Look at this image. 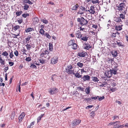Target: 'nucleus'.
I'll use <instances>...</instances> for the list:
<instances>
[{
	"mask_svg": "<svg viewBox=\"0 0 128 128\" xmlns=\"http://www.w3.org/2000/svg\"><path fill=\"white\" fill-rule=\"evenodd\" d=\"M84 88L81 86H79L77 88V90L79 91H84Z\"/></svg>",
	"mask_w": 128,
	"mask_h": 128,
	"instance_id": "nucleus-34",
	"label": "nucleus"
},
{
	"mask_svg": "<svg viewBox=\"0 0 128 128\" xmlns=\"http://www.w3.org/2000/svg\"><path fill=\"white\" fill-rule=\"evenodd\" d=\"M116 42L117 44L119 46L123 47H124L125 46L123 44L122 42H120L119 41H117Z\"/></svg>",
	"mask_w": 128,
	"mask_h": 128,
	"instance_id": "nucleus-26",
	"label": "nucleus"
},
{
	"mask_svg": "<svg viewBox=\"0 0 128 128\" xmlns=\"http://www.w3.org/2000/svg\"><path fill=\"white\" fill-rule=\"evenodd\" d=\"M98 96H92L91 97V98L92 100H96L98 98Z\"/></svg>",
	"mask_w": 128,
	"mask_h": 128,
	"instance_id": "nucleus-55",
	"label": "nucleus"
},
{
	"mask_svg": "<svg viewBox=\"0 0 128 128\" xmlns=\"http://www.w3.org/2000/svg\"><path fill=\"white\" fill-rule=\"evenodd\" d=\"M118 66H114V67L112 66V69L111 70L114 72V74H116L117 72V71L118 69Z\"/></svg>",
	"mask_w": 128,
	"mask_h": 128,
	"instance_id": "nucleus-14",
	"label": "nucleus"
},
{
	"mask_svg": "<svg viewBox=\"0 0 128 128\" xmlns=\"http://www.w3.org/2000/svg\"><path fill=\"white\" fill-rule=\"evenodd\" d=\"M75 42V40H70L68 43V45L69 46H72Z\"/></svg>",
	"mask_w": 128,
	"mask_h": 128,
	"instance_id": "nucleus-24",
	"label": "nucleus"
},
{
	"mask_svg": "<svg viewBox=\"0 0 128 128\" xmlns=\"http://www.w3.org/2000/svg\"><path fill=\"white\" fill-rule=\"evenodd\" d=\"M8 55V53L6 51H5L2 53V55L4 56H5L7 57V56Z\"/></svg>",
	"mask_w": 128,
	"mask_h": 128,
	"instance_id": "nucleus-35",
	"label": "nucleus"
},
{
	"mask_svg": "<svg viewBox=\"0 0 128 128\" xmlns=\"http://www.w3.org/2000/svg\"><path fill=\"white\" fill-rule=\"evenodd\" d=\"M81 79L84 82L89 81L90 80V77L88 75H84L83 76H82Z\"/></svg>",
	"mask_w": 128,
	"mask_h": 128,
	"instance_id": "nucleus-11",
	"label": "nucleus"
},
{
	"mask_svg": "<svg viewBox=\"0 0 128 128\" xmlns=\"http://www.w3.org/2000/svg\"><path fill=\"white\" fill-rule=\"evenodd\" d=\"M81 32H82L79 30L77 31L75 34L76 37L86 42L89 38V36L86 35L82 34Z\"/></svg>",
	"mask_w": 128,
	"mask_h": 128,
	"instance_id": "nucleus-1",
	"label": "nucleus"
},
{
	"mask_svg": "<svg viewBox=\"0 0 128 128\" xmlns=\"http://www.w3.org/2000/svg\"><path fill=\"white\" fill-rule=\"evenodd\" d=\"M104 97L103 96L102 97H100L99 96H98V100L99 101H100L104 99Z\"/></svg>",
	"mask_w": 128,
	"mask_h": 128,
	"instance_id": "nucleus-47",
	"label": "nucleus"
},
{
	"mask_svg": "<svg viewBox=\"0 0 128 128\" xmlns=\"http://www.w3.org/2000/svg\"><path fill=\"white\" fill-rule=\"evenodd\" d=\"M30 67L31 68H37L35 64H31Z\"/></svg>",
	"mask_w": 128,
	"mask_h": 128,
	"instance_id": "nucleus-53",
	"label": "nucleus"
},
{
	"mask_svg": "<svg viewBox=\"0 0 128 128\" xmlns=\"http://www.w3.org/2000/svg\"><path fill=\"white\" fill-rule=\"evenodd\" d=\"M44 115V114H42L41 115L38 117L37 120L38 122L40 120L41 118Z\"/></svg>",
	"mask_w": 128,
	"mask_h": 128,
	"instance_id": "nucleus-48",
	"label": "nucleus"
},
{
	"mask_svg": "<svg viewBox=\"0 0 128 128\" xmlns=\"http://www.w3.org/2000/svg\"><path fill=\"white\" fill-rule=\"evenodd\" d=\"M32 21L34 25L38 24L39 22V19L36 17L33 18H32Z\"/></svg>",
	"mask_w": 128,
	"mask_h": 128,
	"instance_id": "nucleus-16",
	"label": "nucleus"
},
{
	"mask_svg": "<svg viewBox=\"0 0 128 128\" xmlns=\"http://www.w3.org/2000/svg\"><path fill=\"white\" fill-rule=\"evenodd\" d=\"M25 115V114L24 112H22L20 114L18 117V122H20L22 121V120L24 117Z\"/></svg>",
	"mask_w": 128,
	"mask_h": 128,
	"instance_id": "nucleus-15",
	"label": "nucleus"
},
{
	"mask_svg": "<svg viewBox=\"0 0 128 128\" xmlns=\"http://www.w3.org/2000/svg\"><path fill=\"white\" fill-rule=\"evenodd\" d=\"M15 114V112H12L10 117L11 119H13L14 118Z\"/></svg>",
	"mask_w": 128,
	"mask_h": 128,
	"instance_id": "nucleus-46",
	"label": "nucleus"
},
{
	"mask_svg": "<svg viewBox=\"0 0 128 128\" xmlns=\"http://www.w3.org/2000/svg\"><path fill=\"white\" fill-rule=\"evenodd\" d=\"M99 2L98 0H93L92 2L93 4H95L96 3H99Z\"/></svg>",
	"mask_w": 128,
	"mask_h": 128,
	"instance_id": "nucleus-51",
	"label": "nucleus"
},
{
	"mask_svg": "<svg viewBox=\"0 0 128 128\" xmlns=\"http://www.w3.org/2000/svg\"><path fill=\"white\" fill-rule=\"evenodd\" d=\"M21 51L22 52H23V54H26L25 52L27 51V50L24 48H23V49H22V50H21Z\"/></svg>",
	"mask_w": 128,
	"mask_h": 128,
	"instance_id": "nucleus-49",
	"label": "nucleus"
},
{
	"mask_svg": "<svg viewBox=\"0 0 128 128\" xmlns=\"http://www.w3.org/2000/svg\"><path fill=\"white\" fill-rule=\"evenodd\" d=\"M14 54L16 56H18V53L17 50H15L14 52Z\"/></svg>",
	"mask_w": 128,
	"mask_h": 128,
	"instance_id": "nucleus-50",
	"label": "nucleus"
},
{
	"mask_svg": "<svg viewBox=\"0 0 128 128\" xmlns=\"http://www.w3.org/2000/svg\"><path fill=\"white\" fill-rule=\"evenodd\" d=\"M114 20L116 22H120V24L122 22V21L121 19H120V18L119 17H115L114 18Z\"/></svg>",
	"mask_w": 128,
	"mask_h": 128,
	"instance_id": "nucleus-17",
	"label": "nucleus"
},
{
	"mask_svg": "<svg viewBox=\"0 0 128 128\" xmlns=\"http://www.w3.org/2000/svg\"><path fill=\"white\" fill-rule=\"evenodd\" d=\"M118 122L116 124H114V125L113 128H118L119 126H118V123L120 122Z\"/></svg>",
	"mask_w": 128,
	"mask_h": 128,
	"instance_id": "nucleus-43",
	"label": "nucleus"
},
{
	"mask_svg": "<svg viewBox=\"0 0 128 128\" xmlns=\"http://www.w3.org/2000/svg\"><path fill=\"white\" fill-rule=\"evenodd\" d=\"M31 60V58L29 57L26 58V60L28 62L30 61Z\"/></svg>",
	"mask_w": 128,
	"mask_h": 128,
	"instance_id": "nucleus-59",
	"label": "nucleus"
},
{
	"mask_svg": "<svg viewBox=\"0 0 128 128\" xmlns=\"http://www.w3.org/2000/svg\"><path fill=\"white\" fill-rule=\"evenodd\" d=\"M106 83H105L104 84H102L100 85L99 86L100 87H105L106 86Z\"/></svg>",
	"mask_w": 128,
	"mask_h": 128,
	"instance_id": "nucleus-58",
	"label": "nucleus"
},
{
	"mask_svg": "<svg viewBox=\"0 0 128 128\" xmlns=\"http://www.w3.org/2000/svg\"><path fill=\"white\" fill-rule=\"evenodd\" d=\"M123 26V25L121 24L120 25H116L115 26V28L117 30H121L122 28V26Z\"/></svg>",
	"mask_w": 128,
	"mask_h": 128,
	"instance_id": "nucleus-20",
	"label": "nucleus"
},
{
	"mask_svg": "<svg viewBox=\"0 0 128 128\" xmlns=\"http://www.w3.org/2000/svg\"><path fill=\"white\" fill-rule=\"evenodd\" d=\"M87 54V52L84 51H80L77 54V56L80 57H84Z\"/></svg>",
	"mask_w": 128,
	"mask_h": 128,
	"instance_id": "nucleus-9",
	"label": "nucleus"
},
{
	"mask_svg": "<svg viewBox=\"0 0 128 128\" xmlns=\"http://www.w3.org/2000/svg\"><path fill=\"white\" fill-rule=\"evenodd\" d=\"M53 46L52 44L51 43H50L49 44V50L50 51H52L53 48Z\"/></svg>",
	"mask_w": 128,
	"mask_h": 128,
	"instance_id": "nucleus-31",
	"label": "nucleus"
},
{
	"mask_svg": "<svg viewBox=\"0 0 128 128\" xmlns=\"http://www.w3.org/2000/svg\"><path fill=\"white\" fill-rule=\"evenodd\" d=\"M83 48L85 49L89 50L90 48H92L90 44L86 42V41L83 44Z\"/></svg>",
	"mask_w": 128,
	"mask_h": 128,
	"instance_id": "nucleus-6",
	"label": "nucleus"
},
{
	"mask_svg": "<svg viewBox=\"0 0 128 128\" xmlns=\"http://www.w3.org/2000/svg\"><path fill=\"white\" fill-rule=\"evenodd\" d=\"M125 6V4L122 3H120L119 4L118 7V10L120 12L122 11L123 8H124Z\"/></svg>",
	"mask_w": 128,
	"mask_h": 128,
	"instance_id": "nucleus-13",
	"label": "nucleus"
},
{
	"mask_svg": "<svg viewBox=\"0 0 128 128\" xmlns=\"http://www.w3.org/2000/svg\"><path fill=\"white\" fill-rule=\"evenodd\" d=\"M8 52L10 53L9 56L10 58H13V57L14 56L13 51L11 50H8Z\"/></svg>",
	"mask_w": 128,
	"mask_h": 128,
	"instance_id": "nucleus-21",
	"label": "nucleus"
},
{
	"mask_svg": "<svg viewBox=\"0 0 128 128\" xmlns=\"http://www.w3.org/2000/svg\"><path fill=\"white\" fill-rule=\"evenodd\" d=\"M88 11L90 14H94L96 12L94 6H90V9Z\"/></svg>",
	"mask_w": 128,
	"mask_h": 128,
	"instance_id": "nucleus-10",
	"label": "nucleus"
},
{
	"mask_svg": "<svg viewBox=\"0 0 128 128\" xmlns=\"http://www.w3.org/2000/svg\"><path fill=\"white\" fill-rule=\"evenodd\" d=\"M118 122H119L118 121H116L115 122H111L108 124V126H110L111 125L113 124H116V123Z\"/></svg>",
	"mask_w": 128,
	"mask_h": 128,
	"instance_id": "nucleus-57",
	"label": "nucleus"
},
{
	"mask_svg": "<svg viewBox=\"0 0 128 128\" xmlns=\"http://www.w3.org/2000/svg\"><path fill=\"white\" fill-rule=\"evenodd\" d=\"M31 38V37L30 36H28L27 38H26L25 39L26 40V42L27 43H29V41Z\"/></svg>",
	"mask_w": 128,
	"mask_h": 128,
	"instance_id": "nucleus-39",
	"label": "nucleus"
},
{
	"mask_svg": "<svg viewBox=\"0 0 128 128\" xmlns=\"http://www.w3.org/2000/svg\"><path fill=\"white\" fill-rule=\"evenodd\" d=\"M8 67L7 66L5 68H4V71L5 72H6L8 70Z\"/></svg>",
	"mask_w": 128,
	"mask_h": 128,
	"instance_id": "nucleus-61",
	"label": "nucleus"
},
{
	"mask_svg": "<svg viewBox=\"0 0 128 128\" xmlns=\"http://www.w3.org/2000/svg\"><path fill=\"white\" fill-rule=\"evenodd\" d=\"M23 13L22 11H20L19 12H16V14L17 16H19Z\"/></svg>",
	"mask_w": 128,
	"mask_h": 128,
	"instance_id": "nucleus-36",
	"label": "nucleus"
},
{
	"mask_svg": "<svg viewBox=\"0 0 128 128\" xmlns=\"http://www.w3.org/2000/svg\"><path fill=\"white\" fill-rule=\"evenodd\" d=\"M58 91V89L56 88H52L49 91L50 94L52 95L57 93Z\"/></svg>",
	"mask_w": 128,
	"mask_h": 128,
	"instance_id": "nucleus-7",
	"label": "nucleus"
},
{
	"mask_svg": "<svg viewBox=\"0 0 128 128\" xmlns=\"http://www.w3.org/2000/svg\"><path fill=\"white\" fill-rule=\"evenodd\" d=\"M112 118H113V120H115L117 118H118V119L119 118V117L118 116H117L116 115L114 116L113 117H112Z\"/></svg>",
	"mask_w": 128,
	"mask_h": 128,
	"instance_id": "nucleus-60",
	"label": "nucleus"
},
{
	"mask_svg": "<svg viewBox=\"0 0 128 128\" xmlns=\"http://www.w3.org/2000/svg\"><path fill=\"white\" fill-rule=\"evenodd\" d=\"M77 65L78 67L82 68L83 67V63H81L80 62H78L77 63Z\"/></svg>",
	"mask_w": 128,
	"mask_h": 128,
	"instance_id": "nucleus-30",
	"label": "nucleus"
},
{
	"mask_svg": "<svg viewBox=\"0 0 128 128\" xmlns=\"http://www.w3.org/2000/svg\"><path fill=\"white\" fill-rule=\"evenodd\" d=\"M80 9L82 11H85L86 8L84 6H81L80 7Z\"/></svg>",
	"mask_w": 128,
	"mask_h": 128,
	"instance_id": "nucleus-63",
	"label": "nucleus"
},
{
	"mask_svg": "<svg viewBox=\"0 0 128 128\" xmlns=\"http://www.w3.org/2000/svg\"><path fill=\"white\" fill-rule=\"evenodd\" d=\"M9 64L10 65V66H12L14 65V63L13 62H9Z\"/></svg>",
	"mask_w": 128,
	"mask_h": 128,
	"instance_id": "nucleus-64",
	"label": "nucleus"
},
{
	"mask_svg": "<svg viewBox=\"0 0 128 128\" xmlns=\"http://www.w3.org/2000/svg\"><path fill=\"white\" fill-rule=\"evenodd\" d=\"M112 55L114 57H116L118 55V52L116 51L113 50L111 52Z\"/></svg>",
	"mask_w": 128,
	"mask_h": 128,
	"instance_id": "nucleus-22",
	"label": "nucleus"
},
{
	"mask_svg": "<svg viewBox=\"0 0 128 128\" xmlns=\"http://www.w3.org/2000/svg\"><path fill=\"white\" fill-rule=\"evenodd\" d=\"M41 21L43 23L45 24H47L48 22V21L45 18L44 19H42L41 20Z\"/></svg>",
	"mask_w": 128,
	"mask_h": 128,
	"instance_id": "nucleus-33",
	"label": "nucleus"
},
{
	"mask_svg": "<svg viewBox=\"0 0 128 128\" xmlns=\"http://www.w3.org/2000/svg\"><path fill=\"white\" fill-rule=\"evenodd\" d=\"M24 9L26 10H28V8H29V6L28 5L26 4H24Z\"/></svg>",
	"mask_w": 128,
	"mask_h": 128,
	"instance_id": "nucleus-32",
	"label": "nucleus"
},
{
	"mask_svg": "<svg viewBox=\"0 0 128 128\" xmlns=\"http://www.w3.org/2000/svg\"><path fill=\"white\" fill-rule=\"evenodd\" d=\"M66 71L68 74H73L74 72V68H73L72 66L70 64L66 67Z\"/></svg>",
	"mask_w": 128,
	"mask_h": 128,
	"instance_id": "nucleus-3",
	"label": "nucleus"
},
{
	"mask_svg": "<svg viewBox=\"0 0 128 128\" xmlns=\"http://www.w3.org/2000/svg\"><path fill=\"white\" fill-rule=\"evenodd\" d=\"M80 120H74L72 122V124L73 126H76L78 125L81 122Z\"/></svg>",
	"mask_w": 128,
	"mask_h": 128,
	"instance_id": "nucleus-12",
	"label": "nucleus"
},
{
	"mask_svg": "<svg viewBox=\"0 0 128 128\" xmlns=\"http://www.w3.org/2000/svg\"><path fill=\"white\" fill-rule=\"evenodd\" d=\"M26 49L28 50H30V48H31L30 45L28 44V43H27L26 45Z\"/></svg>",
	"mask_w": 128,
	"mask_h": 128,
	"instance_id": "nucleus-41",
	"label": "nucleus"
},
{
	"mask_svg": "<svg viewBox=\"0 0 128 128\" xmlns=\"http://www.w3.org/2000/svg\"><path fill=\"white\" fill-rule=\"evenodd\" d=\"M118 34V32H117L115 33L112 32L111 37L112 38H114L116 36V34Z\"/></svg>",
	"mask_w": 128,
	"mask_h": 128,
	"instance_id": "nucleus-25",
	"label": "nucleus"
},
{
	"mask_svg": "<svg viewBox=\"0 0 128 128\" xmlns=\"http://www.w3.org/2000/svg\"><path fill=\"white\" fill-rule=\"evenodd\" d=\"M58 58L56 56H54L52 58L51 60L50 63L52 64H54L58 62Z\"/></svg>",
	"mask_w": 128,
	"mask_h": 128,
	"instance_id": "nucleus-8",
	"label": "nucleus"
},
{
	"mask_svg": "<svg viewBox=\"0 0 128 128\" xmlns=\"http://www.w3.org/2000/svg\"><path fill=\"white\" fill-rule=\"evenodd\" d=\"M95 111H92L91 113H90V116H92V117L93 118L94 116H95Z\"/></svg>",
	"mask_w": 128,
	"mask_h": 128,
	"instance_id": "nucleus-45",
	"label": "nucleus"
},
{
	"mask_svg": "<svg viewBox=\"0 0 128 128\" xmlns=\"http://www.w3.org/2000/svg\"><path fill=\"white\" fill-rule=\"evenodd\" d=\"M44 31L43 29H40L39 31L40 33L42 34H44Z\"/></svg>",
	"mask_w": 128,
	"mask_h": 128,
	"instance_id": "nucleus-44",
	"label": "nucleus"
},
{
	"mask_svg": "<svg viewBox=\"0 0 128 128\" xmlns=\"http://www.w3.org/2000/svg\"><path fill=\"white\" fill-rule=\"evenodd\" d=\"M12 29L14 31H16L20 28V26L18 25H12Z\"/></svg>",
	"mask_w": 128,
	"mask_h": 128,
	"instance_id": "nucleus-19",
	"label": "nucleus"
},
{
	"mask_svg": "<svg viewBox=\"0 0 128 128\" xmlns=\"http://www.w3.org/2000/svg\"><path fill=\"white\" fill-rule=\"evenodd\" d=\"M0 62L1 64L4 65L5 64V60L2 59V58H0Z\"/></svg>",
	"mask_w": 128,
	"mask_h": 128,
	"instance_id": "nucleus-40",
	"label": "nucleus"
},
{
	"mask_svg": "<svg viewBox=\"0 0 128 128\" xmlns=\"http://www.w3.org/2000/svg\"><path fill=\"white\" fill-rule=\"evenodd\" d=\"M34 30L33 28H28L26 29L25 31L26 32H28L32 31H34Z\"/></svg>",
	"mask_w": 128,
	"mask_h": 128,
	"instance_id": "nucleus-23",
	"label": "nucleus"
},
{
	"mask_svg": "<svg viewBox=\"0 0 128 128\" xmlns=\"http://www.w3.org/2000/svg\"><path fill=\"white\" fill-rule=\"evenodd\" d=\"M91 100V98H85L84 100V101H87V102H88L90 101Z\"/></svg>",
	"mask_w": 128,
	"mask_h": 128,
	"instance_id": "nucleus-56",
	"label": "nucleus"
},
{
	"mask_svg": "<svg viewBox=\"0 0 128 128\" xmlns=\"http://www.w3.org/2000/svg\"><path fill=\"white\" fill-rule=\"evenodd\" d=\"M77 21L80 22V24L82 26L87 24H88V21L85 20L83 17H81L80 18H78Z\"/></svg>",
	"mask_w": 128,
	"mask_h": 128,
	"instance_id": "nucleus-4",
	"label": "nucleus"
},
{
	"mask_svg": "<svg viewBox=\"0 0 128 128\" xmlns=\"http://www.w3.org/2000/svg\"><path fill=\"white\" fill-rule=\"evenodd\" d=\"M77 44L75 43H74L72 46V48L74 50H76L77 49Z\"/></svg>",
	"mask_w": 128,
	"mask_h": 128,
	"instance_id": "nucleus-27",
	"label": "nucleus"
},
{
	"mask_svg": "<svg viewBox=\"0 0 128 128\" xmlns=\"http://www.w3.org/2000/svg\"><path fill=\"white\" fill-rule=\"evenodd\" d=\"M93 107V105L91 106H88L87 107H86V108L87 109H88L89 108H92Z\"/></svg>",
	"mask_w": 128,
	"mask_h": 128,
	"instance_id": "nucleus-62",
	"label": "nucleus"
},
{
	"mask_svg": "<svg viewBox=\"0 0 128 128\" xmlns=\"http://www.w3.org/2000/svg\"><path fill=\"white\" fill-rule=\"evenodd\" d=\"M50 54V52L48 50H46L45 49H42L41 50L40 56L41 57H44L49 59L51 57Z\"/></svg>",
	"mask_w": 128,
	"mask_h": 128,
	"instance_id": "nucleus-2",
	"label": "nucleus"
},
{
	"mask_svg": "<svg viewBox=\"0 0 128 128\" xmlns=\"http://www.w3.org/2000/svg\"><path fill=\"white\" fill-rule=\"evenodd\" d=\"M39 60L40 61V62L42 64H44L46 62L45 61L46 60L42 58Z\"/></svg>",
	"mask_w": 128,
	"mask_h": 128,
	"instance_id": "nucleus-37",
	"label": "nucleus"
},
{
	"mask_svg": "<svg viewBox=\"0 0 128 128\" xmlns=\"http://www.w3.org/2000/svg\"><path fill=\"white\" fill-rule=\"evenodd\" d=\"M114 74V72L111 70V69H110L109 70H106L105 72V74L106 76L108 78L111 77Z\"/></svg>",
	"mask_w": 128,
	"mask_h": 128,
	"instance_id": "nucleus-5",
	"label": "nucleus"
},
{
	"mask_svg": "<svg viewBox=\"0 0 128 128\" xmlns=\"http://www.w3.org/2000/svg\"><path fill=\"white\" fill-rule=\"evenodd\" d=\"M92 80L94 82H98L99 81L98 78L96 77H92Z\"/></svg>",
	"mask_w": 128,
	"mask_h": 128,
	"instance_id": "nucleus-28",
	"label": "nucleus"
},
{
	"mask_svg": "<svg viewBox=\"0 0 128 128\" xmlns=\"http://www.w3.org/2000/svg\"><path fill=\"white\" fill-rule=\"evenodd\" d=\"M86 92L87 94H89L90 92V87H88L86 88Z\"/></svg>",
	"mask_w": 128,
	"mask_h": 128,
	"instance_id": "nucleus-38",
	"label": "nucleus"
},
{
	"mask_svg": "<svg viewBox=\"0 0 128 128\" xmlns=\"http://www.w3.org/2000/svg\"><path fill=\"white\" fill-rule=\"evenodd\" d=\"M22 17L24 18H26L27 16H29V14H22Z\"/></svg>",
	"mask_w": 128,
	"mask_h": 128,
	"instance_id": "nucleus-52",
	"label": "nucleus"
},
{
	"mask_svg": "<svg viewBox=\"0 0 128 128\" xmlns=\"http://www.w3.org/2000/svg\"><path fill=\"white\" fill-rule=\"evenodd\" d=\"M45 36H46V37L49 39H50L51 38V36L48 33H46Z\"/></svg>",
	"mask_w": 128,
	"mask_h": 128,
	"instance_id": "nucleus-54",
	"label": "nucleus"
},
{
	"mask_svg": "<svg viewBox=\"0 0 128 128\" xmlns=\"http://www.w3.org/2000/svg\"><path fill=\"white\" fill-rule=\"evenodd\" d=\"M73 74L75 75V76L76 78H81L82 76V75L80 74H79L78 70L77 71V72L76 73H75L74 72Z\"/></svg>",
	"mask_w": 128,
	"mask_h": 128,
	"instance_id": "nucleus-18",
	"label": "nucleus"
},
{
	"mask_svg": "<svg viewBox=\"0 0 128 128\" xmlns=\"http://www.w3.org/2000/svg\"><path fill=\"white\" fill-rule=\"evenodd\" d=\"M78 7L79 5L77 4L76 5L72 7V10H76Z\"/></svg>",
	"mask_w": 128,
	"mask_h": 128,
	"instance_id": "nucleus-29",
	"label": "nucleus"
},
{
	"mask_svg": "<svg viewBox=\"0 0 128 128\" xmlns=\"http://www.w3.org/2000/svg\"><path fill=\"white\" fill-rule=\"evenodd\" d=\"M125 15L122 14H120V19L122 18V19H125Z\"/></svg>",
	"mask_w": 128,
	"mask_h": 128,
	"instance_id": "nucleus-42",
	"label": "nucleus"
}]
</instances>
